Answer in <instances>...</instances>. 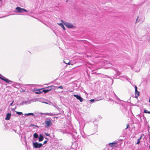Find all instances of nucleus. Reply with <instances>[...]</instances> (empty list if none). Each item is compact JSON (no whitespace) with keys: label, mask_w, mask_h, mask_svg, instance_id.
<instances>
[{"label":"nucleus","mask_w":150,"mask_h":150,"mask_svg":"<svg viewBox=\"0 0 150 150\" xmlns=\"http://www.w3.org/2000/svg\"><path fill=\"white\" fill-rule=\"evenodd\" d=\"M90 101H91V102H94V99H91V100H90Z\"/></svg>","instance_id":"obj_25"},{"label":"nucleus","mask_w":150,"mask_h":150,"mask_svg":"<svg viewBox=\"0 0 150 150\" xmlns=\"http://www.w3.org/2000/svg\"><path fill=\"white\" fill-rule=\"evenodd\" d=\"M41 114H44L45 115H47L49 116H52V115L51 113H41Z\"/></svg>","instance_id":"obj_14"},{"label":"nucleus","mask_w":150,"mask_h":150,"mask_svg":"<svg viewBox=\"0 0 150 150\" xmlns=\"http://www.w3.org/2000/svg\"><path fill=\"white\" fill-rule=\"evenodd\" d=\"M0 79L7 83H9L11 81L10 80L6 78L0 74Z\"/></svg>","instance_id":"obj_4"},{"label":"nucleus","mask_w":150,"mask_h":150,"mask_svg":"<svg viewBox=\"0 0 150 150\" xmlns=\"http://www.w3.org/2000/svg\"><path fill=\"white\" fill-rule=\"evenodd\" d=\"M45 124L46 127H49V126L51 125H52L51 120H49L45 121Z\"/></svg>","instance_id":"obj_3"},{"label":"nucleus","mask_w":150,"mask_h":150,"mask_svg":"<svg viewBox=\"0 0 150 150\" xmlns=\"http://www.w3.org/2000/svg\"><path fill=\"white\" fill-rule=\"evenodd\" d=\"M149 102L150 103V97L149 98Z\"/></svg>","instance_id":"obj_30"},{"label":"nucleus","mask_w":150,"mask_h":150,"mask_svg":"<svg viewBox=\"0 0 150 150\" xmlns=\"http://www.w3.org/2000/svg\"><path fill=\"white\" fill-rule=\"evenodd\" d=\"M16 9L17 10L16 12L17 13H22L24 11L26 12H27V11L25 9L19 7H17Z\"/></svg>","instance_id":"obj_1"},{"label":"nucleus","mask_w":150,"mask_h":150,"mask_svg":"<svg viewBox=\"0 0 150 150\" xmlns=\"http://www.w3.org/2000/svg\"><path fill=\"white\" fill-rule=\"evenodd\" d=\"M64 25L69 28H71L74 27L73 25L71 23H64Z\"/></svg>","instance_id":"obj_5"},{"label":"nucleus","mask_w":150,"mask_h":150,"mask_svg":"<svg viewBox=\"0 0 150 150\" xmlns=\"http://www.w3.org/2000/svg\"><path fill=\"white\" fill-rule=\"evenodd\" d=\"M34 137L35 138H38V134L37 133H35L33 135Z\"/></svg>","instance_id":"obj_15"},{"label":"nucleus","mask_w":150,"mask_h":150,"mask_svg":"<svg viewBox=\"0 0 150 150\" xmlns=\"http://www.w3.org/2000/svg\"><path fill=\"white\" fill-rule=\"evenodd\" d=\"M138 17L137 18V19H138Z\"/></svg>","instance_id":"obj_34"},{"label":"nucleus","mask_w":150,"mask_h":150,"mask_svg":"<svg viewBox=\"0 0 150 150\" xmlns=\"http://www.w3.org/2000/svg\"><path fill=\"white\" fill-rule=\"evenodd\" d=\"M1 1V0H0V1Z\"/></svg>","instance_id":"obj_35"},{"label":"nucleus","mask_w":150,"mask_h":150,"mask_svg":"<svg viewBox=\"0 0 150 150\" xmlns=\"http://www.w3.org/2000/svg\"><path fill=\"white\" fill-rule=\"evenodd\" d=\"M140 142V140H139V139H137V142L136 144H139Z\"/></svg>","instance_id":"obj_21"},{"label":"nucleus","mask_w":150,"mask_h":150,"mask_svg":"<svg viewBox=\"0 0 150 150\" xmlns=\"http://www.w3.org/2000/svg\"><path fill=\"white\" fill-rule=\"evenodd\" d=\"M58 88H61V89H63V87L62 86H60L57 87Z\"/></svg>","instance_id":"obj_20"},{"label":"nucleus","mask_w":150,"mask_h":150,"mask_svg":"<svg viewBox=\"0 0 150 150\" xmlns=\"http://www.w3.org/2000/svg\"><path fill=\"white\" fill-rule=\"evenodd\" d=\"M142 137V136L138 139H139V140H140L141 139Z\"/></svg>","instance_id":"obj_26"},{"label":"nucleus","mask_w":150,"mask_h":150,"mask_svg":"<svg viewBox=\"0 0 150 150\" xmlns=\"http://www.w3.org/2000/svg\"><path fill=\"white\" fill-rule=\"evenodd\" d=\"M13 102H13L11 104H10L11 105H12Z\"/></svg>","instance_id":"obj_28"},{"label":"nucleus","mask_w":150,"mask_h":150,"mask_svg":"<svg viewBox=\"0 0 150 150\" xmlns=\"http://www.w3.org/2000/svg\"><path fill=\"white\" fill-rule=\"evenodd\" d=\"M129 126V124H127V127L125 128V129H127V128H128Z\"/></svg>","instance_id":"obj_23"},{"label":"nucleus","mask_w":150,"mask_h":150,"mask_svg":"<svg viewBox=\"0 0 150 150\" xmlns=\"http://www.w3.org/2000/svg\"><path fill=\"white\" fill-rule=\"evenodd\" d=\"M47 142V140L45 141L43 143V144H45Z\"/></svg>","instance_id":"obj_24"},{"label":"nucleus","mask_w":150,"mask_h":150,"mask_svg":"<svg viewBox=\"0 0 150 150\" xmlns=\"http://www.w3.org/2000/svg\"><path fill=\"white\" fill-rule=\"evenodd\" d=\"M137 86H135V92H136L138 91L137 90Z\"/></svg>","instance_id":"obj_22"},{"label":"nucleus","mask_w":150,"mask_h":150,"mask_svg":"<svg viewBox=\"0 0 150 150\" xmlns=\"http://www.w3.org/2000/svg\"><path fill=\"white\" fill-rule=\"evenodd\" d=\"M46 88H47V89L49 91L52 89L55 90L56 89L55 86L53 85L48 86Z\"/></svg>","instance_id":"obj_7"},{"label":"nucleus","mask_w":150,"mask_h":150,"mask_svg":"<svg viewBox=\"0 0 150 150\" xmlns=\"http://www.w3.org/2000/svg\"><path fill=\"white\" fill-rule=\"evenodd\" d=\"M33 145L35 148H40L42 146V144L41 143H38V142H34L33 143Z\"/></svg>","instance_id":"obj_2"},{"label":"nucleus","mask_w":150,"mask_h":150,"mask_svg":"<svg viewBox=\"0 0 150 150\" xmlns=\"http://www.w3.org/2000/svg\"><path fill=\"white\" fill-rule=\"evenodd\" d=\"M34 115V114L33 113H28L27 114H26V115H27V116H29V115Z\"/></svg>","instance_id":"obj_17"},{"label":"nucleus","mask_w":150,"mask_h":150,"mask_svg":"<svg viewBox=\"0 0 150 150\" xmlns=\"http://www.w3.org/2000/svg\"><path fill=\"white\" fill-rule=\"evenodd\" d=\"M77 99L79 100L80 102H82L83 101V99L79 95L74 94L73 95Z\"/></svg>","instance_id":"obj_6"},{"label":"nucleus","mask_w":150,"mask_h":150,"mask_svg":"<svg viewBox=\"0 0 150 150\" xmlns=\"http://www.w3.org/2000/svg\"><path fill=\"white\" fill-rule=\"evenodd\" d=\"M144 112L146 113L150 114V111H149L146 110H144Z\"/></svg>","instance_id":"obj_18"},{"label":"nucleus","mask_w":150,"mask_h":150,"mask_svg":"<svg viewBox=\"0 0 150 150\" xmlns=\"http://www.w3.org/2000/svg\"><path fill=\"white\" fill-rule=\"evenodd\" d=\"M11 116V113H8L6 115V117L5 118L6 120H9Z\"/></svg>","instance_id":"obj_9"},{"label":"nucleus","mask_w":150,"mask_h":150,"mask_svg":"<svg viewBox=\"0 0 150 150\" xmlns=\"http://www.w3.org/2000/svg\"><path fill=\"white\" fill-rule=\"evenodd\" d=\"M43 88H41L35 90V91H36L35 93L36 94H40L41 93L43 92H42V89Z\"/></svg>","instance_id":"obj_8"},{"label":"nucleus","mask_w":150,"mask_h":150,"mask_svg":"<svg viewBox=\"0 0 150 150\" xmlns=\"http://www.w3.org/2000/svg\"><path fill=\"white\" fill-rule=\"evenodd\" d=\"M61 22H62V23H63V21L62 20H61Z\"/></svg>","instance_id":"obj_29"},{"label":"nucleus","mask_w":150,"mask_h":150,"mask_svg":"<svg viewBox=\"0 0 150 150\" xmlns=\"http://www.w3.org/2000/svg\"><path fill=\"white\" fill-rule=\"evenodd\" d=\"M42 92H44L45 93H46L49 92V91L47 89H44L42 90Z\"/></svg>","instance_id":"obj_16"},{"label":"nucleus","mask_w":150,"mask_h":150,"mask_svg":"<svg viewBox=\"0 0 150 150\" xmlns=\"http://www.w3.org/2000/svg\"><path fill=\"white\" fill-rule=\"evenodd\" d=\"M58 25L60 26L63 28V29L64 30H65V28L62 23H58Z\"/></svg>","instance_id":"obj_13"},{"label":"nucleus","mask_w":150,"mask_h":150,"mask_svg":"<svg viewBox=\"0 0 150 150\" xmlns=\"http://www.w3.org/2000/svg\"><path fill=\"white\" fill-rule=\"evenodd\" d=\"M44 103L46 104H48V103L47 102H45Z\"/></svg>","instance_id":"obj_32"},{"label":"nucleus","mask_w":150,"mask_h":150,"mask_svg":"<svg viewBox=\"0 0 150 150\" xmlns=\"http://www.w3.org/2000/svg\"><path fill=\"white\" fill-rule=\"evenodd\" d=\"M149 149H150V146H149Z\"/></svg>","instance_id":"obj_33"},{"label":"nucleus","mask_w":150,"mask_h":150,"mask_svg":"<svg viewBox=\"0 0 150 150\" xmlns=\"http://www.w3.org/2000/svg\"><path fill=\"white\" fill-rule=\"evenodd\" d=\"M135 98H137L139 95V92L138 91L135 92Z\"/></svg>","instance_id":"obj_12"},{"label":"nucleus","mask_w":150,"mask_h":150,"mask_svg":"<svg viewBox=\"0 0 150 150\" xmlns=\"http://www.w3.org/2000/svg\"><path fill=\"white\" fill-rule=\"evenodd\" d=\"M16 112L17 114H18L19 115H21L23 114L22 112H21L16 111Z\"/></svg>","instance_id":"obj_19"},{"label":"nucleus","mask_w":150,"mask_h":150,"mask_svg":"<svg viewBox=\"0 0 150 150\" xmlns=\"http://www.w3.org/2000/svg\"><path fill=\"white\" fill-rule=\"evenodd\" d=\"M117 144V142H112L110 143L109 145L110 147H112L114 146L115 144Z\"/></svg>","instance_id":"obj_11"},{"label":"nucleus","mask_w":150,"mask_h":150,"mask_svg":"<svg viewBox=\"0 0 150 150\" xmlns=\"http://www.w3.org/2000/svg\"><path fill=\"white\" fill-rule=\"evenodd\" d=\"M43 139L44 138L42 134H40L39 137V141L41 142L43 140Z\"/></svg>","instance_id":"obj_10"},{"label":"nucleus","mask_w":150,"mask_h":150,"mask_svg":"<svg viewBox=\"0 0 150 150\" xmlns=\"http://www.w3.org/2000/svg\"><path fill=\"white\" fill-rule=\"evenodd\" d=\"M68 65H70V64L69 63V62L68 63Z\"/></svg>","instance_id":"obj_31"},{"label":"nucleus","mask_w":150,"mask_h":150,"mask_svg":"<svg viewBox=\"0 0 150 150\" xmlns=\"http://www.w3.org/2000/svg\"><path fill=\"white\" fill-rule=\"evenodd\" d=\"M46 135L47 136H49L50 135V134H46Z\"/></svg>","instance_id":"obj_27"}]
</instances>
